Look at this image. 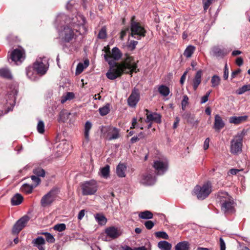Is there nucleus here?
<instances>
[{
    "label": "nucleus",
    "instance_id": "nucleus-1",
    "mask_svg": "<svg viewBox=\"0 0 250 250\" xmlns=\"http://www.w3.org/2000/svg\"><path fill=\"white\" fill-rule=\"evenodd\" d=\"M217 200L220 205L221 211L225 214H230L235 211V203L228 192L219 191L217 194Z\"/></svg>",
    "mask_w": 250,
    "mask_h": 250
},
{
    "label": "nucleus",
    "instance_id": "nucleus-2",
    "mask_svg": "<svg viewBox=\"0 0 250 250\" xmlns=\"http://www.w3.org/2000/svg\"><path fill=\"white\" fill-rule=\"evenodd\" d=\"M69 149V145L65 139L60 142L58 144L57 141L54 145L51 144L49 147V160L52 161L62 156L64 153L67 152ZM49 160H48V161Z\"/></svg>",
    "mask_w": 250,
    "mask_h": 250
},
{
    "label": "nucleus",
    "instance_id": "nucleus-3",
    "mask_svg": "<svg viewBox=\"0 0 250 250\" xmlns=\"http://www.w3.org/2000/svg\"><path fill=\"white\" fill-rule=\"evenodd\" d=\"M246 131L243 129L238 132L230 141V152L234 155H238L242 151L243 140L245 135Z\"/></svg>",
    "mask_w": 250,
    "mask_h": 250
},
{
    "label": "nucleus",
    "instance_id": "nucleus-4",
    "mask_svg": "<svg viewBox=\"0 0 250 250\" xmlns=\"http://www.w3.org/2000/svg\"><path fill=\"white\" fill-rule=\"evenodd\" d=\"M212 191V185L210 181L205 183L202 186L197 185L193 192L198 200H203L207 198Z\"/></svg>",
    "mask_w": 250,
    "mask_h": 250
},
{
    "label": "nucleus",
    "instance_id": "nucleus-5",
    "mask_svg": "<svg viewBox=\"0 0 250 250\" xmlns=\"http://www.w3.org/2000/svg\"><path fill=\"white\" fill-rule=\"evenodd\" d=\"M135 16H133L131 19L130 35L139 40L146 36V31L139 22L135 21Z\"/></svg>",
    "mask_w": 250,
    "mask_h": 250
},
{
    "label": "nucleus",
    "instance_id": "nucleus-6",
    "mask_svg": "<svg viewBox=\"0 0 250 250\" xmlns=\"http://www.w3.org/2000/svg\"><path fill=\"white\" fill-rule=\"evenodd\" d=\"M86 22L84 17L80 13H78L75 17L72 19L71 22L69 23L71 26L75 30L76 32H79L80 34L84 33L86 32L87 29L85 26Z\"/></svg>",
    "mask_w": 250,
    "mask_h": 250
},
{
    "label": "nucleus",
    "instance_id": "nucleus-7",
    "mask_svg": "<svg viewBox=\"0 0 250 250\" xmlns=\"http://www.w3.org/2000/svg\"><path fill=\"white\" fill-rule=\"evenodd\" d=\"M124 62L119 66L123 69V71L126 73H130L132 72H137L139 70H137V63L134 61V58L126 54Z\"/></svg>",
    "mask_w": 250,
    "mask_h": 250
},
{
    "label": "nucleus",
    "instance_id": "nucleus-8",
    "mask_svg": "<svg viewBox=\"0 0 250 250\" xmlns=\"http://www.w3.org/2000/svg\"><path fill=\"white\" fill-rule=\"evenodd\" d=\"M122 56V53L120 49L115 47L112 48L111 54H105L104 55L105 60L108 62L111 67H114L118 65L116 61L119 60Z\"/></svg>",
    "mask_w": 250,
    "mask_h": 250
},
{
    "label": "nucleus",
    "instance_id": "nucleus-9",
    "mask_svg": "<svg viewBox=\"0 0 250 250\" xmlns=\"http://www.w3.org/2000/svg\"><path fill=\"white\" fill-rule=\"evenodd\" d=\"M97 184L94 180L86 181L81 185L83 195L94 194L97 190Z\"/></svg>",
    "mask_w": 250,
    "mask_h": 250
},
{
    "label": "nucleus",
    "instance_id": "nucleus-10",
    "mask_svg": "<svg viewBox=\"0 0 250 250\" xmlns=\"http://www.w3.org/2000/svg\"><path fill=\"white\" fill-rule=\"evenodd\" d=\"M101 131L103 134H106L107 139L109 141L117 139L120 137V130L115 127L103 126Z\"/></svg>",
    "mask_w": 250,
    "mask_h": 250
},
{
    "label": "nucleus",
    "instance_id": "nucleus-11",
    "mask_svg": "<svg viewBox=\"0 0 250 250\" xmlns=\"http://www.w3.org/2000/svg\"><path fill=\"white\" fill-rule=\"evenodd\" d=\"M74 31L75 30L70 25L64 26L60 34L62 42L67 43L70 42L73 39L76 37Z\"/></svg>",
    "mask_w": 250,
    "mask_h": 250
},
{
    "label": "nucleus",
    "instance_id": "nucleus-12",
    "mask_svg": "<svg viewBox=\"0 0 250 250\" xmlns=\"http://www.w3.org/2000/svg\"><path fill=\"white\" fill-rule=\"evenodd\" d=\"M46 62V58H40L38 59L36 62L33 64V67L38 73L39 76H42L46 73V69L45 67V63Z\"/></svg>",
    "mask_w": 250,
    "mask_h": 250
},
{
    "label": "nucleus",
    "instance_id": "nucleus-13",
    "mask_svg": "<svg viewBox=\"0 0 250 250\" xmlns=\"http://www.w3.org/2000/svg\"><path fill=\"white\" fill-rule=\"evenodd\" d=\"M157 174H163L168 169V162L167 160H159L154 162L153 165Z\"/></svg>",
    "mask_w": 250,
    "mask_h": 250
},
{
    "label": "nucleus",
    "instance_id": "nucleus-14",
    "mask_svg": "<svg viewBox=\"0 0 250 250\" xmlns=\"http://www.w3.org/2000/svg\"><path fill=\"white\" fill-rule=\"evenodd\" d=\"M30 218L27 215H25L20 219L14 225L12 232L14 234H18L21 230L24 228L29 221Z\"/></svg>",
    "mask_w": 250,
    "mask_h": 250
},
{
    "label": "nucleus",
    "instance_id": "nucleus-15",
    "mask_svg": "<svg viewBox=\"0 0 250 250\" xmlns=\"http://www.w3.org/2000/svg\"><path fill=\"white\" fill-rule=\"evenodd\" d=\"M140 97V95L139 89L134 87L127 99L128 105L132 107L136 106L139 101Z\"/></svg>",
    "mask_w": 250,
    "mask_h": 250
},
{
    "label": "nucleus",
    "instance_id": "nucleus-16",
    "mask_svg": "<svg viewBox=\"0 0 250 250\" xmlns=\"http://www.w3.org/2000/svg\"><path fill=\"white\" fill-rule=\"evenodd\" d=\"M25 58V52L23 49L21 48H17L14 49L10 54V59L12 62L17 63H20L24 60Z\"/></svg>",
    "mask_w": 250,
    "mask_h": 250
},
{
    "label": "nucleus",
    "instance_id": "nucleus-17",
    "mask_svg": "<svg viewBox=\"0 0 250 250\" xmlns=\"http://www.w3.org/2000/svg\"><path fill=\"white\" fill-rule=\"evenodd\" d=\"M123 72H124L123 69L119 65H117L115 66L111 67L106 73V76L109 79L113 80L121 76Z\"/></svg>",
    "mask_w": 250,
    "mask_h": 250
},
{
    "label": "nucleus",
    "instance_id": "nucleus-18",
    "mask_svg": "<svg viewBox=\"0 0 250 250\" xmlns=\"http://www.w3.org/2000/svg\"><path fill=\"white\" fill-rule=\"evenodd\" d=\"M155 181V177L153 176L152 173H146L142 176L140 183L144 185L151 186L153 185Z\"/></svg>",
    "mask_w": 250,
    "mask_h": 250
},
{
    "label": "nucleus",
    "instance_id": "nucleus-19",
    "mask_svg": "<svg viewBox=\"0 0 250 250\" xmlns=\"http://www.w3.org/2000/svg\"><path fill=\"white\" fill-rule=\"evenodd\" d=\"M145 111L146 112V122L148 123L150 121H154L157 123H160L161 122V116L160 114L156 113H150L147 109H146Z\"/></svg>",
    "mask_w": 250,
    "mask_h": 250
},
{
    "label": "nucleus",
    "instance_id": "nucleus-20",
    "mask_svg": "<svg viewBox=\"0 0 250 250\" xmlns=\"http://www.w3.org/2000/svg\"><path fill=\"white\" fill-rule=\"evenodd\" d=\"M225 125V123L221 116L218 114L215 115L214 117L213 128L216 131H219L224 127Z\"/></svg>",
    "mask_w": 250,
    "mask_h": 250
},
{
    "label": "nucleus",
    "instance_id": "nucleus-21",
    "mask_svg": "<svg viewBox=\"0 0 250 250\" xmlns=\"http://www.w3.org/2000/svg\"><path fill=\"white\" fill-rule=\"evenodd\" d=\"M26 75L32 81H35L40 77L32 66H28L26 69Z\"/></svg>",
    "mask_w": 250,
    "mask_h": 250
},
{
    "label": "nucleus",
    "instance_id": "nucleus-22",
    "mask_svg": "<svg viewBox=\"0 0 250 250\" xmlns=\"http://www.w3.org/2000/svg\"><path fill=\"white\" fill-rule=\"evenodd\" d=\"M59 192L60 189L58 188L54 187L48 192V205L51 204L56 199Z\"/></svg>",
    "mask_w": 250,
    "mask_h": 250
},
{
    "label": "nucleus",
    "instance_id": "nucleus-23",
    "mask_svg": "<svg viewBox=\"0 0 250 250\" xmlns=\"http://www.w3.org/2000/svg\"><path fill=\"white\" fill-rule=\"evenodd\" d=\"M203 72L201 70H198L193 80V88L194 90H196L198 86L201 83Z\"/></svg>",
    "mask_w": 250,
    "mask_h": 250
},
{
    "label": "nucleus",
    "instance_id": "nucleus-24",
    "mask_svg": "<svg viewBox=\"0 0 250 250\" xmlns=\"http://www.w3.org/2000/svg\"><path fill=\"white\" fill-rule=\"evenodd\" d=\"M105 233L107 235L112 239L117 238L120 235V233L116 228L111 227L105 229Z\"/></svg>",
    "mask_w": 250,
    "mask_h": 250
},
{
    "label": "nucleus",
    "instance_id": "nucleus-25",
    "mask_svg": "<svg viewBox=\"0 0 250 250\" xmlns=\"http://www.w3.org/2000/svg\"><path fill=\"white\" fill-rule=\"evenodd\" d=\"M32 244L34 246L37 247L39 250H45L43 246L45 245V241L42 237L40 236L34 239L32 241Z\"/></svg>",
    "mask_w": 250,
    "mask_h": 250
},
{
    "label": "nucleus",
    "instance_id": "nucleus-26",
    "mask_svg": "<svg viewBox=\"0 0 250 250\" xmlns=\"http://www.w3.org/2000/svg\"><path fill=\"white\" fill-rule=\"evenodd\" d=\"M247 119V116H242L239 117L232 116L229 118V121L230 123L234 124L235 125H238L243 122L246 121Z\"/></svg>",
    "mask_w": 250,
    "mask_h": 250
},
{
    "label": "nucleus",
    "instance_id": "nucleus-27",
    "mask_svg": "<svg viewBox=\"0 0 250 250\" xmlns=\"http://www.w3.org/2000/svg\"><path fill=\"white\" fill-rule=\"evenodd\" d=\"M212 54L217 58H223L226 53H225L224 49H221L218 46H214L212 49Z\"/></svg>",
    "mask_w": 250,
    "mask_h": 250
},
{
    "label": "nucleus",
    "instance_id": "nucleus-28",
    "mask_svg": "<svg viewBox=\"0 0 250 250\" xmlns=\"http://www.w3.org/2000/svg\"><path fill=\"white\" fill-rule=\"evenodd\" d=\"M23 200L22 196L19 194L16 193L11 199V203L13 206H17L21 204Z\"/></svg>",
    "mask_w": 250,
    "mask_h": 250
},
{
    "label": "nucleus",
    "instance_id": "nucleus-29",
    "mask_svg": "<svg viewBox=\"0 0 250 250\" xmlns=\"http://www.w3.org/2000/svg\"><path fill=\"white\" fill-rule=\"evenodd\" d=\"M126 166L124 164L120 163L116 167V173L119 177H125V170Z\"/></svg>",
    "mask_w": 250,
    "mask_h": 250
},
{
    "label": "nucleus",
    "instance_id": "nucleus-30",
    "mask_svg": "<svg viewBox=\"0 0 250 250\" xmlns=\"http://www.w3.org/2000/svg\"><path fill=\"white\" fill-rule=\"evenodd\" d=\"M92 127V124L89 121H87L84 125V137L86 143L89 140V131Z\"/></svg>",
    "mask_w": 250,
    "mask_h": 250
},
{
    "label": "nucleus",
    "instance_id": "nucleus-31",
    "mask_svg": "<svg viewBox=\"0 0 250 250\" xmlns=\"http://www.w3.org/2000/svg\"><path fill=\"white\" fill-rule=\"evenodd\" d=\"M189 244L187 241L178 243L175 247V250H189Z\"/></svg>",
    "mask_w": 250,
    "mask_h": 250
},
{
    "label": "nucleus",
    "instance_id": "nucleus-32",
    "mask_svg": "<svg viewBox=\"0 0 250 250\" xmlns=\"http://www.w3.org/2000/svg\"><path fill=\"white\" fill-rule=\"evenodd\" d=\"M75 98V94L72 92H68L64 94L61 97V102L64 104L67 101H70Z\"/></svg>",
    "mask_w": 250,
    "mask_h": 250
},
{
    "label": "nucleus",
    "instance_id": "nucleus-33",
    "mask_svg": "<svg viewBox=\"0 0 250 250\" xmlns=\"http://www.w3.org/2000/svg\"><path fill=\"white\" fill-rule=\"evenodd\" d=\"M138 216L141 219L148 220L153 218V214L150 211L145 210L140 212Z\"/></svg>",
    "mask_w": 250,
    "mask_h": 250
},
{
    "label": "nucleus",
    "instance_id": "nucleus-34",
    "mask_svg": "<svg viewBox=\"0 0 250 250\" xmlns=\"http://www.w3.org/2000/svg\"><path fill=\"white\" fill-rule=\"evenodd\" d=\"M158 248L161 250H170L171 244L166 241H161L158 244Z\"/></svg>",
    "mask_w": 250,
    "mask_h": 250
},
{
    "label": "nucleus",
    "instance_id": "nucleus-35",
    "mask_svg": "<svg viewBox=\"0 0 250 250\" xmlns=\"http://www.w3.org/2000/svg\"><path fill=\"white\" fill-rule=\"evenodd\" d=\"M158 92L162 96L166 97L168 95L170 91L169 88L167 86L165 85H161L158 88Z\"/></svg>",
    "mask_w": 250,
    "mask_h": 250
},
{
    "label": "nucleus",
    "instance_id": "nucleus-36",
    "mask_svg": "<svg viewBox=\"0 0 250 250\" xmlns=\"http://www.w3.org/2000/svg\"><path fill=\"white\" fill-rule=\"evenodd\" d=\"M70 115V113L65 110L61 111L60 113L59 122H65L68 120Z\"/></svg>",
    "mask_w": 250,
    "mask_h": 250
},
{
    "label": "nucleus",
    "instance_id": "nucleus-37",
    "mask_svg": "<svg viewBox=\"0 0 250 250\" xmlns=\"http://www.w3.org/2000/svg\"><path fill=\"white\" fill-rule=\"evenodd\" d=\"M195 50V47L194 46L188 45L185 49L184 52V55L187 58H190L191 57Z\"/></svg>",
    "mask_w": 250,
    "mask_h": 250
},
{
    "label": "nucleus",
    "instance_id": "nucleus-38",
    "mask_svg": "<svg viewBox=\"0 0 250 250\" xmlns=\"http://www.w3.org/2000/svg\"><path fill=\"white\" fill-rule=\"evenodd\" d=\"M34 174L39 177H44L45 175V170L41 167H37L33 169Z\"/></svg>",
    "mask_w": 250,
    "mask_h": 250
},
{
    "label": "nucleus",
    "instance_id": "nucleus-39",
    "mask_svg": "<svg viewBox=\"0 0 250 250\" xmlns=\"http://www.w3.org/2000/svg\"><path fill=\"white\" fill-rule=\"evenodd\" d=\"M95 219L99 224L101 225H104L107 222V219L105 217L101 214H96L95 215Z\"/></svg>",
    "mask_w": 250,
    "mask_h": 250
},
{
    "label": "nucleus",
    "instance_id": "nucleus-40",
    "mask_svg": "<svg viewBox=\"0 0 250 250\" xmlns=\"http://www.w3.org/2000/svg\"><path fill=\"white\" fill-rule=\"evenodd\" d=\"M110 167L106 165L105 167L101 169V176L104 178H107L109 176Z\"/></svg>",
    "mask_w": 250,
    "mask_h": 250
},
{
    "label": "nucleus",
    "instance_id": "nucleus-41",
    "mask_svg": "<svg viewBox=\"0 0 250 250\" xmlns=\"http://www.w3.org/2000/svg\"><path fill=\"white\" fill-rule=\"evenodd\" d=\"M99 113L102 116H105L110 112V104H107L104 106L101 107L99 109Z\"/></svg>",
    "mask_w": 250,
    "mask_h": 250
},
{
    "label": "nucleus",
    "instance_id": "nucleus-42",
    "mask_svg": "<svg viewBox=\"0 0 250 250\" xmlns=\"http://www.w3.org/2000/svg\"><path fill=\"white\" fill-rule=\"evenodd\" d=\"M18 93V91L16 89H14L11 91V92L9 95V101L10 100H12V102H9V104H11L13 107L15 104V101H16V96H17Z\"/></svg>",
    "mask_w": 250,
    "mask_h": 250
},
{
    "label": "nucleus",
    "instance_id": "nucleus-43",
    "mask_svg": "<svg viewBox=\"0 0 250 250\" xmlns=\"http://www.w3.org/2000/svg\"><path fill=\"white\" fill-rule=\"evenodd\" d=\"M0 76L7 79H11L12 78V75L10 71L8 69L5 68L0 69Z\"/></svg>",
    "mask_w": 250,
    "mask_h": 250
},
{
    "label": "nucleus",
    "instance_id": "nucleus-44",
    "mask_svg": "<svg viewBox=\"0 0 250 250\" xmlns=\"http://www.w3.org/2000/svg\"><path fill=\"white\" fill-rule=\"evenodd\" d=\"M35 187L32 184H24L21 187V190L26 193H31Z\"/></svg>",
    "mask_w": 250,
    "mask_h": 250
},
{
    "label": "nucleus",
    "instance_id": "nucleus-45",
    "mask_svg": "<svg viewBox=\"0 0 250 250\" xmlns=\"http://www.w3.org/2000/svg\"><path fill=\"white\" fill-rule=\"evenodd\" d=\"M183 118L186 119L188 123L194 124L195 121V118L193 115H192L189 113H185L183 115Z\"/></svg>",
    "mask_w": 250,
    "mask_h": 250
},
{
    "label": "nucleus",
    "instance_id": "nucleus-46",
    "mask_svg": "<svg viewBox=\"0 0 250 250\" xmlns=\"http://www.w3.org/2000/svg\"><path fill=\"white\" fill-rule=\"evenodd\" d=\"M250 90V84L244 85L236 90V93L238 95H242L245 92Z\"/></svg>",
    "mask_w": 250,
    "mask_h": 250
},
{
    "label": "nucleus",
    "instance_id": "nucleus-47",
    "mask_svg": "<svg viewBox=\"0 0 250 250\" xmlns=\"http://www.w3.org/2000/svg\"><path fill=\"white\" fill-rule=\"evenodd\" d=\"M220 83V78L217 75H213L211 79V83L212 87H216L218 86Z\"/></svg>",
    "mask_w": 250,
    "mask_h": 250
},
{
    "label": "nucleus",
    "instance_id": "nucleus-48",
    "mask_svg": "<svg viewBox=\"0 0 250 250\" xmlns=\"http://www.w3.org/2000/svg\"><path fill=\"white\" fill-rule=\"evenodd\" d=\"M98 37L100 39H104L106 38V28L105 26L103 27L100 30Z\"/></svg>",
    "mask_w": 250,
    "mask_h": 250
},
{
    "label": "nucleus",
    "instance_id": "nucleus-49",
    "mask_svg": "<svg viewBox=\"0 0 250 250\" xmlns=\"http://www.w3.org/2000/svg\"><path fill=\"white\" fill-rule=\"evenodd\" d=\"M188 96L187 95H184L181 102L182 109L183 111L185 110L187 105L188 104Z\"/></svg>",
    "mask_w": 250,
    "mask_h": 250
},
{
    "label": "nucleus",
    "instance_id": "nucleus-50",
    "mask_svg": "<svg viewBox=\"0 0 250 250\" xmlns=\"http://www.w3.org/2000/svg\"><path fill=\"white\" fill-rule=\"evenodd\" d=\"M31 179L33 182L32 185L34 186L35 188L37 187L41 182V179L40 177L35 175L31 176Z\"/></svg>",
    "mask_w": 250,
    "mask_h": 250
},
{
    "label": "nucleus",
    "instance_id": "nucleus-51",
    "mask_svg": "<svg viewBox=\"0 0 250 250\" xmlns=\"http://www.w3.org/2000/svg\"><path fill=\"white\" fill-rule=\"evenodd\" d=\"M53 229L56 230L61 232L65 229L66 226L63 223L58 224L54 226Z\"/></svg>",
    "mask_w": 250,
    "mask_h": 250
},
{
    "label": "nucleus",
    "instance_id": "nucleus-52",
    "mask_svg": "<svg viewBox=\"0 0 250 250\" xmlns=\"http://www.w3.org/2000/svg\"><path fill=\"white\" fill-rule=\"evenodd\" d=\"M155 236L158 238H162L165 239H168V236L166 232L157 231L155 233Z\"/></svg>",
    "mask_w": 250,
    "mask_h": 250
},
{
    "label": "nucleus",
    "instance_id": "nucleus-53",
    "mask_svg": "<svg viewBox=\"0 0 250 250\" xmlns=\"http://www.w3.org/2000/svg\"><path fill=\"white\" fill-rule=\"evenodd\" d=\"M138 42L136 41H131L129 43L127 44V48L130 51H133L136 48V45L138 44Z\"/></svg>",
    "mask_w": 250,
    "mask_h": 250
},
{
    "label": "nucleus",
    "instance_id": "nucleus-54",
    "mask_svg": "<svg viewBox=\"0 0 250 250\" xmlns=\"http://www.w3.org/2000/svg\"><path fill=\"white\" fill-rule=\"evenodd\" d=\"M44 125L42 121H40L39 122L37 125V130L40 133H43L44 131Z\"/></svg>",
    "mask_w": 250,
    "mask_h": 250
},
{
    "label": "nucleus",
    "instance_id": "nucleus-55",
    "mask_svg": "<svg viewBox=\"0 0 250 250\" xmlns=\"http://www.w3.org/2000/svg\"><path fill=\"white\" fill-rule=\"evenodd\" d=\"M211 90H209V91H208L206 93V94H205V95H204V96H203L201 98V101L200 102V103L201 104H204V103H206L208 101V97H209V95L211 93Z\"/></svg>",
    "mask_w": 250,
    "mask_h": 250
},
{
    "label": "nucleus",
    "instance_id": "nucleus-56",
    "mask_svg": "<svg viewBox=\"0 0 250 250\" xmlns=\"http://www.w3.org/2000/svg\"><path fill=\"white\" fill-rule=\"evenodd\" d=\"M154 223L152 221L148 220L144 223V225L147 229H151L154 226Z\"/></svg>",
    "mask_w": 250,
    "mask_h": 250
},
{
    "label": "nucleus",
    "instance_id": "nucleus-57",
    "mask_svg": "<svg viewBox=\"0 0 250 250\" xmlns=\"http://www.w3.org/2000/svg\"><path fill=\"white\" fill-rule=\"evenodd\" d=\"M84 68L83 64L82 63H79L76 70V74H80L82 73Z\"/></svg>",
    "mask_w": 250,
    "mask_h": 250
},
{
    "label": "nucleus",
    "instance_id": "nucleus-58",
    "mask_svg": "<svg viewBox=\"0 0 250 250\" xmlns=\"http://www.w3.org/2000/svg\"><path fill=\"white\" fill-rule=\"evenodd\" d=\"M211 2V0H203V7L205 11H207Z\"/></svg>",
    "mask_w": 250,
    "mask_h": 250
},
{
    "label": "nucleus",
    "instance_id": "nucleus-59",
    "mask_svg": "<svg viewBox=\"0 0 250 250\" xmlns=\"http://www.w3.org/2000/svg\"><path fill=\"white\" fill-rule=\"evenodd\" d=\"M229 68L228 67L227 63L226 62L223 74V78L224 80H227L229 77Z\"/></svg>",
    "mask_w": 250,
    "mask_h": 250
},
{
    "label": "nucleus",
    "instance_id": "nucleus-60",
    "mask_svg": "<svg viewBox=\"0 0 250 250\" xmlns=\"http://www.w3.org/2000/svg\"><path fill=\"white\" fill-rule=\"evenodd\" d=\"M129 32V27H126L125 29H123L120 33V39L123 40L124 37L126 35L127 32Z\"/></svg>",
    "mask_w": 250,
    "mask_h": 250
},
{
    "label": "nucleus",
    "instance_id": "nucleus-61",
    "mask_svg": "<svg viewBox=\"0 0 250 250\" xmlns=\"http://www.w3.org/2000/svg\"><path fill=\"white\" fill-rule=\"evenodd\" d=\"M41 203L42 207L46 208L47 207V194L42 197Z\"/></svg>",
    "mask_w": 250,
    "mask_h": 250
},
{
    "label": "nucleus",
    "instance_id": "nucleus-62",
    "mask_svg": "<svg viewBox=\"0 0 250 250\" xmlns=\"http://www.w3.org/2000/svg\"><path fill=\"white\" fill-rule=\"evenodd\" d=\"M235 63L239 66H242L244 63L243 59L241 57H238L236 59Z\"/></svg>",
    "mask_w": 250,
    "mask_h": 250
},
{
    "label": "nucleus",
    "instance_id": "nucleus-63",
    "mask_svg": "<svg viewBox=\"0 0 250 250\" xmlns=\"http://www.w3.org/2000/svg\"><path fill=\"white\" fill-rule=\"evenodd\" d=\"M219 241L220 250H226V244L223 239L222 238H220Z\"/></svg>",
    "mask_w": 250,
    "mask_h": 250
},
{
    "label": "nucleus",
    "instance_id": "nucleus-64",
    "mask_svg": "<svg viewBox=\"0 0 250 250\" xmlns=\"http://www.w3.org/2000/svg\"><path fill=\"white\" fill-rule=\"evenodd\" d=\"M241 72V70L240 68L237 69V70L233 71L231 74V79H233V78L236 77V75L239 74Z\"/></svg>",
    "mask_w": 250,
    "mask_h": 250
}]
</instances>
